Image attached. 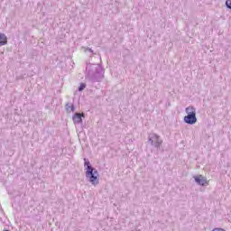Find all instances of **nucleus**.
<instances>
[{
    "mask_svg": "<svg viewBox=\"0 0 231 231\" xmlns=\"http://www.w3.org/2000/svg\"><path fill=\"white\" fill-rule=\"evenodd\" d=\"M86 88V85L81 84L79 87V91H82V89H84Z\"/></svg>",
    "mask_w": 231,
    "mask_h": 231,
    "instance_id": "8",
    "label": "nucleus"
},
{
    "mask_svg": "<svg viewBox=\"0 0 231 231\" xmlns=\"http://www.w3.org/2000/svg\"><path fill=\"white\" fill-rule=\"evenodd\" d=\"M195 180L197 181V183H199V185H207V180H205V178H203L202 176H199L195 179Z\"/></svg>",
    "mask_w": 231,
    "mask_h": 231,
    "instance_id": "3",
    "label": "nucleus"
},
{
    "mask_svg": "<svg viewBox=\"0 0 231 231\" xmlns=\"http://www.w3.org/2000/svg\"><path fill=\"white\" fill-rule=\"evenodd\" d=\"M212 231H226V230L223 229V228H215V229H213Z\"/></svg>",
    "mask_w": 231,
    "mask_h": 231,
    "instance_id": "9",
    "label": "nucleus"
},
{
    "mask_svg": "<svg viewBox=\"0 0 231 231\" xmlns=\"http://www.w3.org/2000/svg\"><path fill=\"white\" fill-rule=\"evenodd\" d=\"M73 121L76 123V124H80V122H82V116L80 114H76L74 116H73Z\"/></svg>",
    "mask_w": 231,
    "mask_h": 231,
    "instance_id": "4",
    "label": "nucleus"
},
{
    "mask_svg": "<svg viewBox=\"0 0 231 231\" xmlns=\"http://www.w3.org/2000/svg\"><path fill=\"white\" fill-rule=\"evenodd\" d=\"M6 44V36L0 34V46Z\"/></svg>",
    "mask_w": 231,
    "mask_h": 231,
    "instance_id": "5",
    "label": "nucleus"
},
{
    "mask_svg": "<svg viewBox=\"0 0 231 231\" xmlns=\"http://www.w3.org/2000/svg\"><path fill=\"white\" fill-rule=\"evenodd\" d=\"M186 113L188 114V116L184 117V122L186 124L192 125L198 122V119L196 118V110L194 109V107L189 106L188 108H186Z\"/></svg>",
    "mask_w": 231,
    "mask_h": 231,
    "instance_id": "2",
    "label": "nucleus"
},
{
    "mask_svg": "<svg viewBox=\"0 0 231 231\" xmlns=\"http://www.w3.org/2000/svg\"><path fill=\"white\" fill-rule=\"evenodd\" d=\"M85 165L87 166L86 176L88 178L89 181L95 185V183H98V171L91 167L89 162L86 161Z\"/></svg>",
    "mask_w": 231,
    "mask_h": 231,
    "instance_id": "1",
    "label": "nucleus"
},
{
    "mask_svg": "<svg viewBox=\"0 0 231 231\" xmlns=\"http://www.w3.org/2000/svg\"><path fill=\"white\" fill-rule=\"evenodd\" d=\"M67 111L69 113L75 111V106H73V105H67Z\"/></svg>",
    "mask_w": 231,
    "mask_h": 231,
    "instance_id": "6",
    "label": "nucleus"
},
{
    "mask_svg": "<svg viewBox=\"0 0 231 231\" xmlns=\"http://www.w3.org/2000/svg\"><path fill=\"white\" fill-rule=\"evenodd\" d=\"M226 5L227 8H230V10H231V0H226Z\"/></svg>",
    "mask_w": 231,
    "mask_h": 231,
    "instance_id": "7",
    "label": "nucleus"
}]
</instances>
